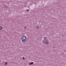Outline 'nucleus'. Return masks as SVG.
<instances>
[{
	"label": "nucleus",
	"mask_w": 66,
	"mask_h": 66,
	"mask_svg": "<svg viewBox=\"0 0 66 66\" xmlns=\"http://www.w3.org/2000/svg\"><path fill=\"white\" fill-rule=\"evenodd\" d=\"M27 40V38L25 36H23L21 38V40L23 43H26Z\"/></svg>",
	"instance_id": "f257e3e1"
},
{
	"label": "nucleus",
	"mask_w": 66,
	"mask_h": 66,
	"mask_svg": "<svg viewBox=\"0 0 66 66\" xmlns=\"http://www.w3.org/2000/svg\"><path fill=\"white\" fill-rule=\"evenodd\" d=\"M43 44H45L46 45H48L49 44L48 42V40H46V37H45L44 38V40L42 41Z\"/></svg>",
	"instance_id": "f03ea898"
},
{
	"label": "nucleus",
	"mask_w": 66,
	"mask_h": 66,
	"mask_svg": "<svg viewBox=\"0 0 66 66\" xmlns=\"http://www.w3.org/2000/svg\"><path fill=\"white\" fill-rule=\"evenodd\" d=\"M33 64H34L33 62H31L29 63V65H33Z\"/></svg>",
	"instance_id": "7ed1b4c3"
},
{
	"label": "nucleus",
	"mask_w": 66,
	"mask_h": 66,
	"mask_svg": "<svg viewBox=\"0 0 66 66\" xmlns=\"http://www.w3.org/2000/svg\"><path fill=\"white\" fill-rule=\"evenodd\" d=\"M3 29V27L2 26H0V31H1Z\"/></svg>",
	"instance_id": "20e7f679"
},
{
	"label": "nucleus",
	"mask_w": 66,
	"mask_h": 66,
	"mask_svg": "<svg viewBox=\"0 0 66 66\" xmlns=\"http://www.w3.org/2000/svg\"><path fill=\"white\" fill-rule=\"evenodd\" d=\"M39 26L38 25L36 27V29H39Z\"/></svg>",
	"instance_id": "39448f33"
},
{
	"label": "nucleus",
	"mask_w": 66,
	"mask_h": 66,
	"mask_svg": "<svg viewBox=\"0 0 66 66\" xmlns=\"http://www.w3.org/2000/svg\"><path fill=\"white\" fill-rule=\"evenodd\" d=\"M7 62H6L5 63V65H7Z\"/></svg>",
	"instance_id": "423d86ee"
},
{
	"label": "nucleus",
	"mask_w": 66,
	"mask_h": 66,
	"mask_svg": "<svg viewBox=\"0 0 66 66\" xmlns=\"http://www.w3.org/2000/svg\"><path fill=\"white\" fill-rule=\"evenodd\" d=\"M23 59L24 60H25V59H24V57H23Z\"/></svg>",
	"instance_id": "0eeeda50"
},
{
	"label": "nucleus",
	"mask_w": 66,
	"mask_h": 66,
	"mask_svg": "<svg viewBox=\"0 0 66 66\" xmlns=\"http://www.w3.org/2000/svg\"><path fill=\"white\" fill-rule=\"evenodd\" d=\"M29 10L28 9L27 10V12H29Z\"/></svg>",
	"instance_id": "6e6552de"
}]
</instances>
